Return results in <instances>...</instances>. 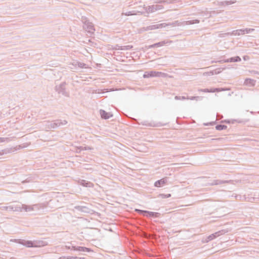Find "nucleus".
Masks as SVG:
<instances>
[{
	"label": "nucleus",
	"mask_w": 259,
	"mask_h": 259,
	"mask_svg": "<svg viewBox=\"0 0 259 259\" xmlns=\"http://www.w3.org/2000/svg\"><path fill=\"white\" fill-rule=\"evenodd\" d=\"M100 114L103 118L108 119L112 116V115L109 113H107L104 110L100 111Z\"/></svg>",
	"instance_id": "obj_1"
},
{
	"label": "nucleus",
	"mask_w": 259,
	"mask_h": 259,
	"mask_svg": "<svg viewBox=\"0 0 259 259\" xmlns=\"http://www.w3.org/2000/svg\"><path fill=\"white\" fill-rule=\"evenodd\" d=\"M165 184V181L164 179H162L160 180L156 181L155 183V186L157 187H161L164 185Z\"/></svg>",
	"instance_id": "obj_2"
},
{
	"label": "nucleus",
	"mask_w": 259,
	"mask_h": 259,
	"mask_svg": "<svg viewBox=\"0 0 259 259\" xmlns=\"http://www.w3.org/2000/svg\"><path fill=\"white\" fill-rule=\"evenodd\" d=\"M25 245L28 247H32L33 245H32V243L30 241H28V242H27L26 243H25Z\"/></svg>",
	"instance_id": "obj_3"
},
{
	"label": "nucleus",
	"mask_w": 259,
	"mask_h": 259,
	"mask_svg": "<svg viewBox=\"0 0 259 259\" xmlns=\"http://www.w3.org/2000/svg\"><path fill=\"white\" fill-rule=\"evenodd\" d=\"M217 129H218V130H220V127H219V126H217Z\"/></svg>",
	"instance_id": "obj_4"
},
{
	"label": "nucleus",
	"mask_w": 259,
	"mask_h": 259,
	"mask_svg": "<svg viewBox=\"0 0 259 259\" xmlns=\"http://www.w3.org/2000/svg\"><path fill=\"white\" fill-rule=\"evenodd\" d=\"M3 140L2 139H0V142H3Z\"/></svg>",
	"instance_id": "obj_5"
}]
</instances>
